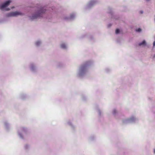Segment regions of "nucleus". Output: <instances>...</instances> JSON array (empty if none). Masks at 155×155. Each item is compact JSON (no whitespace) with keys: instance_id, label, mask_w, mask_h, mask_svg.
<instances>
[{"instance_id":"1","label":"nucleus","mask_w":155,"mask_h":155,"mask_svg":"<svg viewBox=\"0 0 155 155\" xmlns=\"http://www.w3.org/2000/svg\"><path fill=\"white\" fill-rule=\"evenodd\" d=\"M22 13L19 12H12L8 13L7 16L8 17L16 16L18 15H21Z\"/></svg>"},{"instance_id":"5","label":"nucleus","mask_w":155,"mask_h":155,"mask_svg":"<svg viewBox=\"0 0 155 155\" xmlns=\"http://www.w3.org/2000/svg\"><path fill=\"white\" fill-rule=\"evenodd\" d=\"M61 47L62 48H65L66 47V45L64 44H62L61 45Z\"/></svg>"},{"instance_id":"16","label":"nucleus","mask_w":155,"mask_h":155,"mask_svg":"<svg viewBox=\"0 0 155 155\" xmlns=\"http://www.w3.org/2000/svg\"><path fill=\"white\" fill-rule=\"evenodd\" d=\"M153 58H155V54L154 55V56H153Z\"/></svg>"},{"instance_id":"13","label":"nucleus","mask_w":155,"mask_h":155,"mask_svg":"<svg viewBox=\"0 0 155 155\" xmlns=\"http://www.w3.org/2000/svg\"><path fill=\"white\" fill-rule=\"evenodd\" d=\"M10 8H8L6 10L7 11H8L9 10H10Z\"/></svg>"},{"instance_id":"12","label":"nucleus","mask_w":155,"mask_h":155,"mask_svg":"<svg viewBox=\"0 0 155 155\" xmlns=\"http://www.w3.org/2000/svg\"><path fill=\"white\" fill-rule=\"evenodd\" d=\"M140 12L141 14H142L143 13V12L142 11H140Z\"/></svg>"},{"instance_id":"2","label":"nucleus","mask_w":155,"mask_h":155,"mask_svg":"<svg viewBox=\"0 0 155 155\" xmlns=\"http://www.w3.org/2000/svg\"><path fill=\"white\" fill-rule=\"evenodd\" d=\"M11 2V1L10 0L6 1L5 2L0 6V9H2L8 6L9 5Z\"/></svg>"},{"instance_id":"4","label":"nucleus","mask_w":155,"mask_h":155,"mask_svg":"<svg viewBox=\"0 0 155 155\" xmlns=\"http://www.w3.org/2000/svg\"><path fill=\"white\" fill-rule=\"evenodd\" d=\"M146 43L145 41V40H143L142 42L140 43L139 44V45L140 46L142 45H143L145 44Z\"/></svg>"},{"instance_id":"11","label":"nucleus","mask_w":155,"mask_h":155,"mask_svg":"<svg viewBox=\"0 0 155 155\" xmlns=\"http://www.w3.org/2000/svg\"><path fill=\"white\" fill-rule=\"evenodd\" d=\"M153 46H155V41H154L153 42Z\"/></svg>"},{"instance_id":"3","label":"nucleus","mask_w":155,"mask_h":155,"mask_svg":"<svg viewBox=\"0 0 155 155\" xmlns=\"http://www.w3.org/2000/svg\"><path fill=\"white\" fill-rule=\"evenodd\" d=\"M45 9L44 8H39V17L41 16V13H43L45 12Z\"/></svg>"},{"instance_id":"6","label":"nucleus","mask_w":155,"mask_h":155,"mask_svg":"<svg viewBox=\"0 0 155 155\" xmlns=\"http://www.w3.org/2000/svg\"><path fill=\"white\" fill-rule=\"evenodd\" d=\"M120 32V30L118 29H116L115 30V33L117 34L119 33Z\"/></svg>"},{"instance_id":"10","label":"nucleus","mask_w":155,"mask_h":155,"mask_svg":"<svg viewBox=\"0 0 155 155\" xmlns=\"http://www.w3.org/2000/svg\"><path fill=\"white\" fill-rule=\"evenodd\" d=\"M38 13H37V14L36 15L35 17L34 18H37L38 16H39Z\"/></svg>"},{"instance_id":"8","label":"nucleus","mask_w":155,"mask_h":155,"mask_svg":"<svg viewBox=\"0 0 155 155\" xmlns=\"http://www.w3.org/2000/svg\"><path fill=\"white\" fill-rule=\"evenodd\" d=\"M141 31V29L140 28H139L136 30V31L138 32H140Z\"/></svg>"},{"instance_id":"7","label":"nucleus","mask_w":155,"mask_h":155,"mask_svg":"<svg viewBox=\"0 0 155 155\" xmlns=\"http://www.w3.org/2000/svg\"><path fill=\"white\" fill-rule=\"evenodd\" d=\"M86 67V65H84V66H82L81 67V71H83V70L84 69V68Z\"/></svg>"},{"instance_id":"9","label":"nucleus","mask_w":155,"mask_h":155,"mask_svg":"<svg viewBox=\"0 0 155 155\" xmlns=\"http://www.w3.org/2000/svg\"><path fill=\"white\" fill-rule=\"evenodd\" d=\"M116 112H117V111H116V110H113V113L114 114H115L116 113Z\"/></svg>"},{"instance_id":"14","label":"nucleus","mask_w":155,"mask_h":155,"mask_svg":"<svg viewBox=\"0 0 155 155\" xmlns=\"http://www.w3.org/2000/svg\"><path fill=\"white\" fill-rule=\"evenodd\" d=\"M14 8V7H12L11 8H12H12Z\"/></svg>"},{"instance_id":"15","label":"nucleus","mask_w":155,"mask_h":155,"mask_svg":"<svg viewBox=\"0 0 155 155\" xmlns=\"http://www.w3.org/2000/svg\"><path fill=\"white\" fill-rule=\"evenodd\" d=\"M154 153H155V149H154Z\"/></svg>"}]
</instances>
